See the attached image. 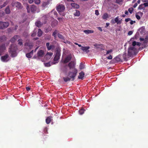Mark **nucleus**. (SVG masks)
<instances>
[{"mask_svg": "<svg viewBox=\"0 0 148 148\" xmlns=\"http://www.w3.org/2000/svg\"><path fill=\"white\" fill-rule=\"evenodd\" d=\"M44 55V52L42 50L38 51L37 53L38 56L39 57H42Z\"/></svg>", "mask_w": 148, "mask_h": 148, "instance_id": "18", "label": "nucleus"}, {"mask_svg": "<svg viewBox=\"0 0 148 148\" xmlns=\"http://www.w3.org/2000/svg\"><path fill=\"white\" fill-rule=\"evenodd\" d=\"M115 59L117 62H119L121 60L119 56L116 57L115 58Z\"/></svg>", "mask_w": 148, "mask_h": 148, "instance_id": "46", "label": "nucleus"}, {"mask_svg": "<svg viewBox=\"0 0 148 148\" xmlns=\"http://www.w3.org/2000/svg\"><path fill=\"white\" fill-rule=\"evenodd\" d=\"M84 73L83 72H81L79 73V75L78 76V78L79 79H83L84 77Z\"/></svg>", "mask_w": 148, "mask_h": 148, "instance_id": "21", "label": "nucleus"}, {"mask_svg": "<svg viewBox=\"0 0 148 148\" xmlns=\"http://www.w3.org/2000/svg\"><path fill=\"white\" fill-rule=\"evenodd\" d=\"M36 7L34 5H32L30 7V10L32 12H34L36 11Z\"/></svg>", "mask_w": 148, "mask_h": 148, "instance_id": "25", "label": "nucleus"}, {"mask_svg": "<svg viewBox=\"0 0 148 148\" xmlns=\"http://www.w3.org/2000/svg\"><path fill=\"white\" fill-rule=\"evenodd\" d=\"M112 56L111 55L109 56L107 58L108 59L110 60L112 59Z\"/></svg>", "mask_w": 148, "mask_h": 148, "instance_id": "60", "label": "nucleus"}, {"mask_svg": "<svg viewBox=\"0 0 148 148\" xmlns=\"http://www.w3.org/2000/svg\"><path fill=\"white\" fill-rule=\"evenodd\" d=\"M138 10H145V8L143 4L140 5L138 7Z\"/></svg>", "mask_w": 148, "mask_h": 148, "instance_id": "27", "label": "nucleus"}, {"mask_svg": "<svg viewBox=\"0 0 148 148\" xmlns=\"http://www.w3.org/2000/svg\"><path fill=\"white\" fill-rule=\"evenodd\" d=\"M58 23V21L57 20H54L52 22L51 26L53 27L57 25Z\"/></svg>", "mask_w": 148, "mask_h": 148, "instance_id": "23", "label": "nucleus"}, {"mask_svg": "<svg viewBox=\"0 0 148 148\" xmlns=\"http://www.w3.org/2000/svg\"><path fill=\"white\" fill-rule=\"evenodd\" d=\"M84 65L83 64L81 63L80 64V66H79V68L81 69H84Z\"/></svg>", "mask_w": 148, "mask_h": 148, "instance_id": "48", "label": "nucleus"}, {"mask_svg": "<svg viewBox=\"0 0 148 148\" xmlns=\"http://www.w3.org/2000/svg\"><path fill=\"white\" fill-rule=\"evenodd\" d=\"M36 29L34 30L33 31V32L32 34V36L33 37H34L36 35L37 30L36 31Z\"/></svg>", "mask_w": 148, "mask_h": 148, "instance_id": "47", "label": "nucleus"}, {"mask_svg": "<svg viewBox=\"0 0 148 148\" xmlns=\"http://www.w3.org/2000/svg\"><path fill=\"white\" fill-rule=\"evenodd\" d=\"M71 56L69 55L67 56L64 61V63H66L68 62L71 59Z\"/></svg>", "mask_w": 148, "mask_h": 148, "instance_id": "20", "label": "nucleus"}, {"mask_svg": "<svg viewBox=\"0 0 148 148\" xmlns=\"http://www.w3.org/2000/svg\"><path fill=\"white\" fill-rule=\"evenodd\" d=\"M97 28L99 30L101 31H102V29L101 27H98Z\"/></svg>", "mask_w": 148, "mask_h": 148, "instance_id": "64", "label": "nucleus"}, {"mask_svg": "<svg viewBox=\"0 0 148 148\" xmlns=\"http://www.w3.org/2000/svg\"><path fill=\"white\" fill-rule=\"evenodd\" d=\"M115 21L117 24H120L121 23V21L120 20H119V18L118 16L116 17L115 19Z\"/></svg>", "mask_w": 148, "mask_h": 148, "instance_id": "28", "label": "nucleus"}, {"mask_svg": "<svg viewBox=\"0 0 148 148\" xmlns=\"http://www.w3.org/2000/svg\"><path fill=\"white\" fill-rule=\"evenodd\" d=\"M134 10V9L132 8H130L128 9V11L130 14L132 13V12Z\"/></svg>", "mask_w": 148, "mask_h": 148, "instance_id": "45", "label": "nucleus"}, {"mask_svg": "<svg viewBox=\"0 0 148 148\" xmlns=\"http://www.w3.org/2000/svg\"><path fill=\"white\" fill-rule=\"evenodd\" d=\"M116 3L118 4H120L122 1V0H116Z\"/></svg>", "mask_w": 148, "mask_h": 148, "instance_id": "51", "label": "nucleus"}, {"mask_svg": "<svg viewBox=\"0 0 148 148\" xmlns=\"http://www.w3.org/2000/svg\"><path fill=\"white\" fill-rule=\"evenodd\" d=\"M33 50H32L30 52L27 53L26 54V56L28 58H31L33 55Z\"/></svg>", "mask_w": 148, "mask_h": 148, "instance_id": "24", "label": "nucleus"}, {"mask_svg": "<svg viewBox=\"0 0 148 148\" xmlns=\"http://www.w3.org/2000/svg\"><path fill=\"white\" fill-rule=\"evenodd\" d=\"M135 23V21H133L131 20L130 22V24L131 25H132L133 23Z\"/></svg>", "mask_w": 148, "mask_h": 148, "instance_id": "57", "label": "nucleus"}, {"mask_svg": "<svg viewBox=\"0 0 148 148\" xmlns=\"http://www.w3.org/2000/svg\"><path fill=\"white\" fill-rule=\"evenodd\" d=\"M132 45L134 47H136L135 46L136 45L139 46L140 45V42H136L135 41H134L132 43Z\"/></svg>", "mask_w": 148, "mask_h": 148, "instance_id": "29", "label": "nucleus"}, {"mask_svg": "<svg viewBox=\"0 0 148 148\" xmlns=\"http://www.w3.org/2000/svg\"><path fill=\"white\" fill-rule=\"evenodd\" d=\"M14 5L18 8H20L21 7V3L18 2H16L14 3Z\"/></svg>", "mask_w": 148, "mask_h": 148, "instance_id": "32", "label": "nucleus"}, {"mask_svg": "<svg viewBox=\"0 0 148 148\" xmlns=\"http://www.w3.org/2000/svg\"><path fill=\"white\" fill-rule=\"evenodd\" d=\"M112 52V50H108L107 51L106 55L108 54L109 53H111Z\"/></svg>", "mask_w": 148, "mask_h": 148, "instance_id": "53", "label": "nucleus"}, {"mask_svg": "<svg viewBox=\"0 0 148 148\" xmlns=\"http://www.w3.org/2000/svg\"><path fill=\"white\" fill-rule=\"evenodd\" d=\"M110 16L108 15L107 13H105L103 15L102 18L103 20H106Z\"/></svg>", "mask_w": 148, "mask_h": 148, "instance_id": "17", "label": "nucleus"}, {"mask_svg": "<svg viewBox=\"0 0 148 148\" xmlns=\"http://www.w3.org/2000/svg\"><path fill=\"white\" fill-rule=\"evenodd\" d=\"M74 44L76 45H78V46L79 47H82V46L80 45H79V44H78L77 43V42H75L74 43Z\"/></svg>", "mask_w": 148, "mask_h": 148, "instance_id": "61", "label": "nucleus"}, {"mask_svg": "<svg viewBox=\"0 0 148 148\" xmlns=\"http://www.w3.org/2000/svg\"><path fill=\"white\" fill-rule=\"evenodd\" d=\"M8 57V55H7L1 57V59L2 61L4 62H7L9 60Z\"/></svg>", "mask_w": 148, "mask_h": 148, "instance_id": "12", "label": "nucleus"}, {"mask_svg": "<svg viewBox=\"0 0 148 148\" xmlns=\"http://www.w3.org/2000/svg\"><path fill=\"white\" fill-rule=\"evenodd\" d=\"M9 1L8 0H7L5 2L4 4L1 6V8H2L3 7L5 6L8 3Z\"/></svg>", "mask_w": 148, "mask_h": 148, "instance_id": "41", "label": "nucleus"}, {"mask_svg": "<svg viewBox=\"0 0 148 148\" xmlns=\"http://www.w3.org/2000/svg\"><path fill=\"white\" fill-rule=\"evenodd\" d=\"M58 33V31L57 30H55L54 32L53 33L52 35L54 36V37L56 38V34Z\"/></svg>", "mask_w": 148, "mask_h": 148, "instance_id": "42", "label": "nucleus"}, {"mask_svg": "<svg viewBox=\"0 0 148 148\" xmlns=\"http://www.w3.org/2000/svg\"><path fill=\"white\" fill-rule=\"evenodd\" d=\"M58 37L60 38L63 39H64V37L61 34L58 33Z\"/></svg>", "mask_w": 148, "mask_h": 148, "instance_id": "43", "label": "nucleus"}, {"mask_svg": "<svg viewBox=\"0 0 148 148\" xmlns=\"http://www.w3.org/2000/svg\"><path fill=\"white\" fill-rule=\"evenodd\" d=\"M140 40L141 41H144V43H146L148 42V38L147 37L145 39L140 38Z\"/></svg>", "mask_w": 148, "mask_h": 148, "instance_id": "30", "label": "nucleus"}, {"mask_svg": "<svg viewBox=\"0 0 148 148\" xmlns=\"http://www.w3.org/2000/svg\"><path fill=\"white\" fill-rule=\"evenodd\" d=\"M18 44L20 45H23V43H22V39H19L18 40Z\"/></svg>", "mask_w": 148, "mask_h": 148, "instance_id": "44", "label": "nucleus"}, {"mask_svg": "<svg viewBox=\"0 0 148 148\" xmlns=\"http://www.w3.org/2000/svg\"><path fill=\"white\" fill-rule=\"evenodd\" d=\"M51 1V0H49L47 2H43L42 4V7L44 8H47L49 5L50 3V2Z\"/></svg>", "mask_w": 148, "mask_h": 148, "instance_id": "11", "label": "nucleus"}, {"mask_svg": "<svg viewBox=\"0 0 148 148\" xmlns=\"http://www.w3.org/2000/svg\"><path fill=\"white\" fill-rule=\"evenodd\" d=\"M138 52V50L136 47L131 45L128 48V50L127 56L128 57H131L136 55Z\"/></svg>", "mask_w": 148, "mask_h": 148, "instance_id": "1", "label": "nucleus"}, {"mask_svg": "<svg viewBox=\"0 0 148 148\" xmlns=\"http://www.w3.org/2000/svg\"><path fill=\"white\" fill-rule=\"evenodd\" d=\"M28 2L30 3H32L34 1V0H28Z\"/></svg>", "mask_w": 148, "mask_h": 148, "instance_id": "63", "label": "nucleus"}, {"mask_svg": "<svg viewBox=\"0 0 148 148\" xmlns=\"http://www.w3.org/2000/svg\"><path fill=\"white\" fill-rule=\"evenodd\" d=\"M95 14L97 16L99 14V11L98 10H96L95 11Z\"/></svg>", "mask_w": 148, "mask_h": 148, "instance_id": "56", "label": "nucleus"}, {"mask_svg": "<svg viewBox=\"0 0 148 148\" xmlns=\"http://www.w3.org/2000/svg\"><path fill=\"white\" fill-rule=\"evenodd\" d=\"M17 47L16 45L14 44L11 45L10 48V51L12 57H15L17 55Z\"/></svg>", "mask_w": 148, "mask_h": 148, "instance_id": "2", "label": "nucleus"}, {"mask_svg": "<svg viewBox=\"0 0 148 148\" xmlns=\"http://www.w3.org/2000/svg\"><path fill=\"white\" fill-rule=\"evenodd\" d=\"M138 5V4L137 3H136L134 4V5L133 6V7L134 8H136L137 6Z\"/></svg>", "mask_w": 148, "mask_h": 148, "instance_id": "62", "label": "nucleus"}, {"mask_svg": "<svg viewBox=\"0 0 148 148\" xmlns=\"http://www.w3.org/2000/svg\"><path fill=\"white\" fill-rule=\"evenodd\" d=\"M5 13L7 14H9L10 12V8L9 6H7L5 10Z\"/></svg>", "mask_w": 148, "mask_h": 148, "instance_id": "31", "label": "nucleus"}, {"mask_svg": "<svg viewBox=\"0 0 148 148\" xmlns=\"http://www.w3.org/2000/svg\"><path fill=\"white\" fill-rule=\"evenodd\" d=\"M71 5L72 7L75 8H78L79 7V5L75 3H71Z\"/></svg>", "mask_w": 148, "mask_h": 148, "instance_id": "26", "label": "nucleus"}, {"mask_svg": "<svg viewBox=\"0 0 148 148\" xmlns=\"http://www.w3.org/2000/svg\"><path fill=\"white\" fill-rule=\"evenodd\" d=\"M138 14L139 15L136 14V17L137 19L139 20L141 18L140 16V15L142 16L143 15V12H138Z\"/></svg>", "mask_w": 148, "mask_h": 148, "instance_id": "19", "label": "nucleus"}, {"mask_svg": "<svg viewBox=\"0 0 148 148\" xmlns=\"http://www.w3.org/2000/svg\"><path fill=\"white\" fill-rule=\"evenodd\" d=\"M34 2L36 4H38L40 3V0H34Z\"/></svg>", "mask_w": 148, "mask_h": 148, "instance_id": "49", "label": "nucleus"}, {"mask_svg": "<svg viewBox=\"0 0 148 148\" xmlns=\"http://www.w3.org/2000/svg\"><path fill=\"white\" fill-rule=\"evenodd\" d=\"M65 8L63 5H59L57 7V10L59 14L63 16L65 15V13L64 12Z\"/></svg>", "mask_w": 148, "mask_h": 148, "instance_id": "4", "label": "nucleus"}, {"mask_svg": "<svg viewBox=\"0 0 148 148\" xmlns=\"http://www.w3.org/2000/svg\"><path fill=\"white\" fill-rule=\"evenodd\" d=\"M84 32L86 34H88L91 33H93V31L89 29H87L84 30Z\"/></svg>", "mask_w": 148, "mask_h": 148, "instance_id": "34", "label": "nucleus"}, {"mask_svg": "<svg viewBox=\"0 0 148 148\" xmlns=\"http://www.w3.org/2000/svg\"><path fill=\"white\" fill-rule=\"evenodd\" d=\"M60 51L61 50L59 48L56 49V55L54 59V61H57L60 59Z\"/></svg>", "mask_w": 148, "mask_h": 148, "instance_id": "6", "label": "nucleus"}, {"mask_svg": "<svg viewBox=\"0 0 148 148\" xmlns=\"http://www.w3.org/2000/svg\"><path fill=\"white\" fill-rule=\"evenodd\" d=\"M84 109L83 108H82L79 110V113L80 114L82 115L84 113Z\"/></svg>", "mask_w": 148, "mask_h": 148, "instance_id": "39", "label": "nucleus"}, {"mask_svg": "<svg viewBox=\"0 0 148 148\" xmlns=\"http://www.w3.org/2000/svg\"><path fill=\"white\" fill-rule=\"evenodd\" d=\"M47 19L48 17L46 15L43 16L41 18V20H44L45 21L44 22L42 21V22H41L40 21H37L35 23L36 25L38 27H41L43 23H45L47 22Z\"/></svg>", "mask_w": 148, "mask_h": 148, "instance_id": "3", "label": "nucleus"}, {"mask_svg": "<svg viewBox=\"0 0 148 148\" xmlns=\"http://www.w3.org/2000/svg\"><path fill=\"white\" fill-rule=\"evenodd\" d=\"M143 5L145 7L148 6V2H147V3H143Z\"/></svg>", "mask_w": 148, "mask_h": 148, "instance_id": "52", "label": "nucleus"}, {"mask_svg": "<svg viewBox=\"0 0 148 148\" xmlns=\"http://www.w3.org/2000/svg\"><path fill=\"white\" fill-rule=\"evenodd\" d=\"M27 12H30L29 7L27 5Z\"/></svg>", "mask_w": 148, "mask_h": 148, "instance_id": "54", "label": "nucleus"}, {"mask_svg": "<svg viewBox=\"0 0 148 148\" xmlns=\"http://www.w3.org/2000/svg\"><path fill=\"white\" fill-rule=\"evenodd\" d=\"M46 45L48 50H53L55 47L54 45H50L49 42L47 43Z\"/></svg>", "mask_w": 148, "mask_h": 148, "instance_id": "14", "label": "nucleus"}, {"mask_svg": "<svg viewBox=\"0 0 148 148\" xmlns=\"http://www.w3.org/2000/svg\"><path fill=\"white\" fill-rule=\"evenodd\" d=\"M45 66H50V64L49 63H46L45 64Z\"/></svg>", "mask_w": 148, "mask_h": 148, "instance_id": "58", "label": "nucleus"}, {"mask_svg": "<svg viewBox=\"0 0 148 148\" xmlns=\"http://www.w3.org/2000/svg\"><path fill=\"white\" fill-rule=\"evenodd\" d=\"M63 79L64 81L65 82H67L68 81H69L70 80L71 81V79L70 77H63Z\"/></svg>", "mask_w": 148, "mask_h": 148, "instance_id": "36", "label": "nucleus"}, {"mask_svg": "<svg viewBox=\"0 0 148 148\" xmlns=\"http://www.w3.org/2000/svg\"><path fill=\"white\" fill-rule=\"evenodd\" d=\"M139 31L142 34H144L145 33V27H143L140 28L139 29Z\"/></svg>", "mask_w": 148, "mask_h": 148, "instance_id": "22", "label": "nucleus"}, {"mask_svg": "<svg viewBox=\"0 0 148 148\" xmlns=\"http://www.w3.org/2000/svg\"><path fill=\"white\" fill-rule=\"evenodd\" d=\"M115 19H112L111 21V22L113 24H115L116 23V22L115 21Z\"/></svg>", "mask_w": 148, "mask_h": 148, "instance_id": "59", "label": "nucleus"}, {"mask_svg": "<svg viewBox=\"0 0 148 148\" xmlns=\"http://www.w3.org/2000/svg\"><path fill=\"white\" fill-rule=\"evenodd\" d=\"M80 13L79 11L76 10V12L74 14V15L75 16H79L80 15Z\"/></svg>", "mask_w": 148, "mask_h": 148, "instance_id": "38", "label": "nucleus"}, {"mask_svg": "<svg viewBox=\"0 0 148 148\" xmlns=\"http://www.w3.org/2000/svg\"><path fill=\"white\" fill-rule=\"evenodd\" d=\"M51 120V117L49 116L46 119V123L47 124H49Z\"/></svg>", "mask_w": 148, "mask_h": 148, "instance_id": "33", "label": "nucleus"}, {"mask_svg": "<svg viewBox=\"0 0 148 148\" xmlns=\"http://www.w3.org/2000/svg\"><path fill=\"white\" fill-rule=\"evenodd\" d=\"M53 53H52L47 52L45 57V58L48 60L49 59L52 57Z\"/></svg>", "mask_w": 148, "mask_h": 148, "instance_id": "15", "label": "nucleus"}, {"mask_svg": "<svg viewBox=\"0 0 148 148\" xmlns=\"http://www.w3.org/2000/svg\"><path fill=\"white\" fill-rule=\"evenodd\" d=\"M25 45L26 46L28 47L30 49H31L33 47V45L32 43H26Z\"/></svg>", "mask_w": 148, "mask_h": 148, "instance_id": "37", "label": "nucleus"}, {"mask_svg": "<svg viewBox=\"0 0 148 148\" xmlns=\"http://www.w3.org/2000/svg\"><path fill=\"white\" fill-rule=\"evenodd\" d=\"M49 15L51 17H53L54 16H56L57 15V13L55 11L53 10L49 13Z\"/></svg>", "mask_w": 148, "mask_h": 148, "instance_id": "13", "label": "nucleus"}, {"mask_svg": "<svg viewBox=\"0 0 148 148\" xmlns=\"http://www.w3.org/2000/svg\"><path fill=\"white\" fill-rule=\"evenodd\" d=\"M6 49V47L5 44L0 45V56L5 52Z\"/></svg>", "mask_w": 148, "mask_h": 148, "instance_id": "8", "label": "nucleus"}, {"mask_svg": "<svg viewBox=\"0 0 148 148\" xmlns=\"http://www.w3.org/2000/svg\"><path fill=\"white\" fill-rule=\"evenodd\" d=\"M9 25V23L7 22L0 21V29H3L6 28Z\"/></svg>", "mask_w": 148, "mask_h": 148, "instance_id": "7", "label": "nucleus"}, {"mask_svg": "<svg viewBox=\"0 0 148 148\" xmlns=\"http://www.w3.org/2000/svg\"><path fill=\"white\" fill-rule=\"evenodd\" d=\"M123 56L124 59L125 60L127 61V57L126 53V52L125 53L124 52V53L123 54Z\"/></svg>", "mask_w": 148, "mask_h": 148, "instance_id": "40", "label": "nucleus"}, {"mask_svg": "<svg viewBox=\"0 0 148 148\" xmlns=\"http://www.w3.org/2000/svg\"><path fill=\"white\" fill-rule=\"evenodd\" d=\"M19 38V36H18L15 35L10 39V41L12 43L14 42Z\"/></svg>", "mask_w": 148, "mask_h": 148, "instance_id": "16", "label": "nucleus"}, {"mask_svg": "<svg viewBox=\"0 0 148 148\" xmlns=\"http://www.w3.org/2000/svg\"><path fill=\"white\" fill-rule=\"evenodd\" d=\"M77 73V71L76 69H74L72 72H70L69 74V76L71 79V81H73L75 79Z\"/></svg>", "mask_w": 148, "mask_h": 148, "instance_id": "5", "label": "nucleus"}, {"mask_svg": "<svg viewBox=\"0 0 148 148\" xmlns=\"http://www.w3.org/2000/svg\"><path fill=\"white\" fill-rule=\"evenodd\" d=\"M42 34V32L40 29H38V36L40 37L41 36Z\"/></svg>", "mask_w": 148, "mask_h": 148, "instance_id": "35", "label": "nucleus"}, {"mask_svg": "<svg viewBox=\"0 0 148 148\" xmlns=\"http://www.w3.org/2000/svg\"><path fill=\"white\" fill-rule=\"evenodd\" d=\"M75 63L74 62H70L68 64V66L69 67L70 69L73 70L74 69H75Z\"/></svg>", "mask_w": 148, "mask_h": 148, "instance_id": "10", "label": "nucleus"}, {"mask_svg": "<svg viewBox=\"0 0 148 148\" xmlns=\"http://www.w3.org/2000/svg\"><path fill=\"white\" fill-rule=\"evenodd\" d=\"M131 20V19L130 18H128L125 19V21L126 22H127L129 21H130Z\"/></svg>", "mask_w": 148, "mask_h": 148, "instance_id": "55", "label": "nucleus"}, {"mask_svg": "<svg viewBox=\"0 0 148 148\" xmlns=\"http://www.w3.org/2000/svg\"><path fill=\"white\" fill-rule=\"evenodd\" d=\"M133 33V31H129L128 33V35L130 36Z\"/></svg>", "mask_w": 148, "mask_h": 148, "instance_id": "50", "label": "nucleus"}, {"mask_svg": "<svg viewBox=\"0 0 148 148\" xmlns=\"http://www.w3.org/2000/svg\"><path fill=\"white\" fill-rule=\"evenodd\" d=\"M90 48V47L89 46L87 47H82L81 49L84 52H86V53H88L89 51V49Z\"/></svg>", "mask_w": 148, "mask_h": 148, "instance_id": "9", "label": "nucleus"}]
</instances>
